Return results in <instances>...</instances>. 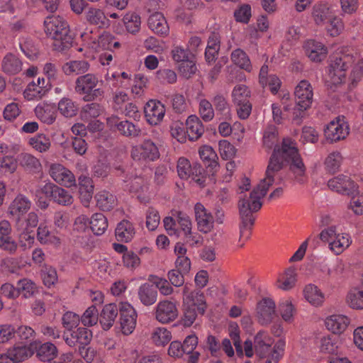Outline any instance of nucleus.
Returning a JSON list of instances; mask_svg holds the SVG:
<instances>
[{"mask_svg":"<svg viewBox=\"0 0 363 363\" xmlns=\"http://www.w3.org/2000/svg\"><path fill=\"white\" fill-rule=\"evenodd\" d=\"M286 164H289L296 179L300 183L303 182L306 167L295 143L289 138L283 139L280 149L274 148L266 169L265 177L252 190L250 196L240 198L239 200L238 208L240 218V238L238 244L239 247H242L245 242L250 238L255 223V217L252 213L261 208L262 206L261 199L266 195L269 186L274 184H278L277 181L281 180L279 172Z\"/></svg>","mask_w":363,"mask_h":363,"instance_id":"obj_1","label":"nucleus"},{"mask_svg":"<svg viewBox=\"0 0 363 363\" xmlns=\"http://www.w3.org/2000/svg\"><path fill=\"white\" fill-rule=\"evenodd\" d=\"M45 32L52 38L55 50L64 52L71 48L72 38L67 21L60 16H50L44 21Z\"/></svg>","mask_w":363,"mask_h":363,"instance_id":"obj_2","label":"nucleus"},{"mask_svg":"<svg viewBox=\"0 0 363 363\" xmlns=\"http://www.w3.org/2000/svg\"><path fill=\"white\" fill-rule=\"evenodd\" d=\"M354 62L351 55H341L333 57L328 67L325 83L328 87L341 84L345 79L346 71Z\"/></svg>","mask_w":363,"mask_h":363,"instance_id":"obj_3","label":"nucleus"},{"mask_svg":"<svg viewBox=\"0 0 363 363\" xmlns=\"http://www.w3.org/2000/svg\"><path fill=\"white\" fill-rule=\"evenodd\" d=\"M103 81L96 74L87 73L78 77L74 82V91L79 95H84L91 99L103 97L104 91L96 88L98 84Z\"/></svg>","mask_w":363,"mask_h":363,"instance_id":"obj_4","label":"nucleus"},{"mask_svg":"<svg viewBox=\"0 0 363 363\" xmlns=\"http://www.w3.org/2000/svg\"><path fill=\"white\" fill-rule=\"evenodd\" d=\"M330 190L341 195L357 196L359 194V186L350 177L339 174L328 182Z\"/></svg>","mask_w":363,"mask_h":363,"instance_id":"obj_5","label":"nucleus"},{"mask_svg":"<svg viewBox=\"0 0 363 363\" xmlns=\"http://www.w3.org/2000/svg\"><path fill=\"white\" fill-rule=\"evenodd\" d=\"M40 191L59 205L69 206L74 201L72 195L67 190L51 182L46 183L40 187Z\"/></svg>","mask_w":363,"mask_h":363,"instance_id":"obj_6","label":"nucleus"},{"mask_svg":"<svg viewBox=\"0 0 363 363\" xmlns=\"http://www.w3.org/2000/svg\"><path fill=\"white\" fill-rule=\"evenodd\" d=\"M349 125L345 121V117L338 116L327 125L324 130V134L327 140L333 143L345 139L349 134Z\"/></svg>","mask_w":363,"mask_h":363,"instance_id":"obj_7","label":"nucleus"},{"mask_svg":"<svg viewBox=\"0 0 363 363\" xmlns=\"http://www.w3.org/2000/svg\"><path fill=\"white\" fill-rule=\"evenodd\" d=\"M120 323L124 335L131 334L135 328L137 313L134 308L127 302L120 303Z\"/></svg>","mask_w":363,"mask_h":363,"instance_id":"obj_8","label":"nucleus"},{"mask_svg":"<svg viewBox=\"0 0 363 363\" xmlns=\"http://www.w3.org/2000/svg\"><path fill=\"white\" fill-rule=\"evenodd\" d=\"M164 106L157 100L151 99L144 106L145 118L147 123L151 125L160 124L165 115Z\"/></svg>","mask_w":363,"mask_h":363,"instance_id":"obj_9","label":"nucleus"},{"mask_svg":"<svg viewBox=\"0 0 363 363\" xmlns=\"http://www.w3.org/2000/svg\"><path fill=\"white\" fill-rule=\"evenodd\" d=\"M131 157L134 160L154 161L159 157V151L152 141L145 140L141 145L132 148Z\"/></svg>","mask_w":363,"mask_h":363,"instance_id":"obj_10","label":"nucleus"},{"mask_svg":"<svg viewBox=\"0 0 363 363\" xmlns=\"http://www.w3.org/2000/svg\"><path fill=\"white\" fill-rule=\"evenodd\" d=\"M49 174L55 182L66 187L69 188L76 185L74 174L60 164H52L50 167Z\"/></svg>","mask_w":363,"mask_h":363,"instance_id":"obj_11","label":"nucleus"},{"mask_svg":"<svg viewBox=\"0 0 363 363\" xmlns=\"http://www.w3.org/2000/svg\"><path fill=\"white\" fill-rule=\"evenodd\" d=\"M194 213L198 230L203 233L211 232L214 226V218L211 213L202 203H196Z\"/></svg>","mask_w":363,"mask_h":363,"instance_id":"obj_12","label":"nucleus"},{"mask_svg":"<svg viewBox=\"0 0 363 363\" xmlns=\"http://www.w3.org/2000/svg\"><path fill=\"white\" fill-rule=\"evenodd\" d=\"M201 171L202 169L199 165L194 164L192 167L189 161L184 157H180L177 162V172L182 179H188L191 177L193 180L201 184L203 182L200 177Z\"/></svg>","mask_w":363,"mask_h":363,"instance_id":"obj_13","label":"nucleus"},{"mask_svg":"<svg viewBox=\"0 0 363 363\" xmlns=\"http://www.w3.org/2000/svg\"><path fill=\"white\" fill-rule=\"evenodd\" d=\"M178 316L176 305L169 301H160L155 308V318L160 323L166 324L174 320Z\"/></svg>","mask_w":363,"mask_h":363,"instance_id":"obj_14","label":"nucleus"},{"mask_svg":"<svg viewBox=\"0 0 363 363\" xmlns=\"http://www.w3.org/2000/svg\"><path fill=\"white\" fill-rule=\"evenodd\" d=\"M275 315V303L269 298H262L257 306V318L262 325L272 323Z\"/></svg>","mask_w":363,"mask_h":363,"instance_id":"obj_15","label":"nucleus"},{"mask_svg":"<svg viewBox=\"0 0 363 363\" xmlns=\"http://www.w3.org/2000/svg\"><path fill=\"white\" fill-rule=\"evenodd\" d=\"M84 17L89 25L96 26L98 28L104 29L110 26V21L104 11L99 8L89 7L85 12Z\"/></svg>","mask_w":363,"mask_h":363,"instance_id":"obj_16","label":"nucleus"},{"mask_svg":"<svg viewBox=\"0 0 363 363\" xmlns=\"http://www.w3.org/2000/svg\"><path fill=\"white\" fill-rule=\"evenodd\" d=\"M303 48L306 55L313 62H321L328 54L327 48L322 43L315 40H307Z\"/></svg>","mask_w":363,"mask_h":363,"instance_id":"obj_17","label":"nucleus"},{"mask_svg":"<svg viewBox=\"0 0 363 363\" xmlns=\"http://www.w3.org/2000/svg\"><path fill=\"white\" fill-rule=\"evenodd\" d=\"M92 337L91 330L85 328H79L72 331L69 335H63L66 344L69 347H75L78 344L80 345H86L89 343Z\"/></svg>","mask_w":363,"mask_h":363,"instance_id":"obj_18","label":"nucleus"},{"mask_svg":"<svg viewBox=\"0 0 363 363\" xmlns=\"http://www.w3.org/2000/svg\"><path fill=\"white\" fill-rule=\"evenodd\" d=\"M335 14L332 6L327 4H317L313 8L312 17L315 23L323 26Z\"/></svg>","mask_w":363,"mask_h":363,"instance_id":"obj_19","label":"nucleus"},{"mask_svg":"<svg viewBox=\"0 0 363 363\" xmlns=\"http://www.w3.org/2000/svg\"><path fill=\"white\" fill-rule=\"evenodd\" d=\"M296 101L311 106L313 101V88L307 80L301 81L295 88Z\"/></svg>","mask_w":363,"mask_h":363,"instance_id":"obj_20","label":"nucleus"},{"mask_svg":"<svg viewBox=\"0 0 363 363\" xmlns=\"http://www.w3.org/2000/svg\"><path fill=\"white\" fill-rule=\"evenodd\" d=\"M56 106L53 104L40 102L35 108L36 117L42 122L52 124L56 119Z\"/></svg>","mask_w":363,"mask_h":363,"instance_id":"obj_21","label":"nucleus"},{"mask_svg":"<svg viewBox=\"0 0 363 363\" xmlns=\"http://www.w3.org/2000/svg\"><path fill=\"white\" fill-rule=\"evenodd\" d=\"M120 306L116 303H109L104 306L100 316L99 322L104 330H109L113 325L115 320L120 312Z\"/></svg>","mask_w":363,"mask_h":363,"instance_id":"obj_22","label":"nucleus"},{"mask_svg":"<svg viewBox=\"0 0 363 363\" xmlns=\"http://www.w3.org/2000/svg\"><path fill=\"white\" fill-rule=\"evenodd\" d=\"M138 297L144 306H152L157 301V290L153 284L144 283L138 289Z\"/></svg>","mask_w":363,"mask_h":363,"instance_id":"obj_23","label":"nucleus"},{"mask_svg":"<svg viewBox=\"0 0 363 363\" xmlns=\"http://www.w3.org/2000/svg\"><path fill=\"white\" fill-rule=\"evenodd\" d=\"M349 323L350 320L347 316L338 314L332 315L325 320L327 329L335 334L343 333Z\"/></svg>","mask_w":363,"mask_h":363,"instance_id":"obj_24","label":"nucleus"},{"mask_svg":"<svg viewBox=\"0 0 363 363\" xmlns=\"http://www.w3.org/2000/svg\"><path fill=\"white\" fill-rule=\"evenodd\" d=\"M89 46L95 51L101 50H113L120 47V43L108 32H104L98 38L97 42L93 40L89 43Z\"/></svg>","mask_w":363,"mask_h":363,"instance_id":"obj_25","label":"nucleus"},{"mask_svg":"<svg viewBox=\"0 0 363 363\" xmlns=\"http://www.w3.org/2000/svg\"><path fill=\"white\" fill-rule=\"evenodd\" d=\"M30 201L26 196L19 194L11 203L9 212L13 216L19 218L30 208Z\"/></svg>","mask_w":363,"mask_h":363,"instance_id":"obj_26","label":"nucleus"},{"mask_svg":"<svg viewBox=\"0 0 363 363\" xmlns=\"http://www.w3.org/2000/svg\"><path fill=\"white\" fill-rule=\"evenodd\" d=\"M186 134L190 140H198L204 133V126L198 116L191 115L186 121Z\"/></svg>","mask_w":363,"mask_h":363,"instance_id":"obj_27","label":"nucleus"},{"mask_svg":"<svg viewBox=\"0 0 363 363\" xmlns=\"http://www.w3.org/2000/svg\"><path fill=\"white\" fill-rule=\"evenodd\" d=\"M148 26L154 33L166 35L169 32V26L162 13L156 12L152 13L148 18Z\"/></svg>","mask_w":363,"mask_h":363,"instance_id":"obj_28","label":"nucleus"},{"mask_svg":"<svg viewBox=\"0 0 363 363\" xmlns=\"http://www.w3.org/2000/svg\"><path fill=\"white\" fill-rule=\"evenodd\" d=\"M115 233L118 241L128 242L133 238L135 230L132 223L127 220H123L117 225Z\"/></svg>","mask_w":363,"mask_h":363,"instance_id":"obj_29","label":"nucleus"},{"mask_svg":"<svg viewBox=\"0 0 363 363\" xmlns=\"http://www.w3.org/2000/svg\"><path fill=\"white\" fill-rule=\"evenodd\" d=\"M1 69L7 74H16L22 69V62L15 55L7 53L1 60Z\"/></svg>","mask_w":363,"mask_h":363,"instance_id":"obj_30","label":"nucleus"},{"mask_svg":"<svg viewBox=\"0 0 363 363\" xmlns=\"http://www.w3.org/2000/svg\"><path fill=\"white\" fill-rule=\"evenodd\" d=\"M90 65L86 60H71L65 63L62 70L65 75L82 74L89 71Z\"/></svg>","mask_w":363,"mask_h":363,"instance_id":"obj_31","label":"nucleus"},{"mask_svg":"<svg viewBox=\"0 0 363 363\" xmlns=\"http://www.w3.org/2000/svg\"><path fill=\"white\" fill-rule=\"evenodd\" d=\"M340 345V338L336 335H327L320 338L319 349L322 353L334 354L338 352Z\"/></svg>","mask_w":363,"mask_h":363,"instance_id":"obj_32","label":"nucleus"},{"mask_svg":"<svg viewBox=\"0 0 363 363\" xmlns=\"http://www.w3.org/2000/svg\"><path fill=\"white\" fill-rule=\"evenodd\" d=\"M20 165L30 173H38L42 169L40 160L29 153H22L19 156Z\"/></svg>","mask_w":363,"mask_h":363,"instance_id":"obj_33","label":"nucleus"},{"mask_svg":"<svg viewBox=\"0 0 363 363\" xmlns=\"http://www.w3.org/2000/svg\"><path fill=\"white\" fill-rule=\"evenodd\" d=\"M95 199L97 206L102 211H111L117 205L116 196L105 190L98 192Z\"/></svg>","mask_w":363,"mask_h":363,"instance_id":"obj_34","label":"nucleus"},{"mask_svg":"<svg viewBox=\"0 0 363 363\" xmlns=\"http://www.w3.org/2000/svg\"><path fill=\"white\" fill-rule=\"evenodd\" d=\"M184 306L194 307L200 314H203L206 310V301L203 294L198 291H191L184 298Z\"/></svg>","mask_w":363,"mask_h":363,"instance_id":"obj_35","label":"nucleus"},{"mask_svg":"<svg viewBox=\"0 0 363 363\" xmlns=\"http://www.w3.org/2000/svg\"><path fill=\"white\" fill-rule=\"evenodd\" d=\"M32 345H14L7 350L15 362H23L30 358L34 353L32 348Z\"/></svg>","mask_w":363,"mask_h":363,"instance_id":"obj_36","label":"nucleus"},{"mask_svg":"<svg viewBox=\"0 0 363 363\" xmlns=\"http://www.w3.org/2000/svg\"><path fill=\"white\" fill-rule=\"evenodd\" d=\"M352 242L350 236L347 233H337L333 241L330 243L329 249L335 255L342 253Z\"/></svg>","mask_w":363,"mask_h":363,"instance_id":"obj_37","label":"nucleus"},{"mask_svg":"<svg viewBox=\"0 0 363 363\" xmlns=\"http://www.w3.org/2000/svg\"><path fill=\"white\" fill-rule=\"evenodd\" d=\"M303 293L305 298L313 306H319L324 302V294L313 284L306 286Z\"/></svg>","mask_w":363,"mask_h":363,"instance_id":"obj_38","label":"nucleus"},{"mask_svg":"<svg viewBox=\"0 0 363 363\" xmlns=\"http://www.w3.org/2000/svg\"><path fill=\"white\" fill-rule=\"evenodd\" d=\"M296 276V269L294 267L288 268L284 273L279 277L277 287L284 291L291 289L295 285Z\"/></svg>","mask_w":363,"mask_h":363,"instance_id":"obj_39","label":"nucleus"},{"mask_svg":"<svg viewBox=\"0 0 363 363\" xmlns=\"http://www.w3.org/2000/svg\"><path fill=\"white\" fill-rule=\"evenodd\" d=\"M37 238L41 244L59 245L60 239L53 235L45 223H40L37 230Z\"/></svg>","mask_w":363,"mask_h":363,"instance_id":"obj_40","label":"nucleus"},{"mask_svg":"<svg viewBox=\"0 0 363 363\" xmlns=\"http://www.w3.org/2000/svg\"><path fill=\"white\" fill-rule=\"evenodd\" d=\"M232 62L238 66L240 68L250 72L252 69V66L250 60L247 55L241 49H236L233 50L230 55Z\"/></svg>","mask_w":363,"mask_h":363,"instance_id":"obj_41","label":"nucleus"},{"mask_svg":"<svg viewBox=\"0 0 363 363\" xmlns=\"http://www.w3.org/2000/svg\"><path fill=\"white\" fill-rule=\"evenodd\" d=\"M346 303L352 309H363V289L353 288L350 289L346 296Z\"/></svg>","mask_w":363,"mask_h":363,"instance_id":"obj_42","label":"nucleus"},{"mask_svg":"<svg viewBox=\"0 0 363 363\" xmlns=\"http://www.w3.org/2000/svg\"><path fill=\"white\" fill-rule=\"evenodd\" d=\"M57 354V349L51 342H45L37 350V357L42 362H50L56 357Z\"/></svg>","mask_w":363,"mask_h":363,"instance_id":"obj_43","label":"nucleus"},{"mask_svg":"<svg viewBox=\"0 0 363 363\" xmlns=\"http://www.w3.org/2000/svg\"><path fill=\"white\" fill-rule=\"evenodd\" d=\"M48 92L45 86H40L36 84L35 81H32L24 90L23 95L28 101L38 100L45 96Z\"/></svg>","mask_w":363,"mask_h":363,"instance_id":"obj_44","label":"nucleus"},{"mask_svg":"<svg viewBox=\"0 0 363 363\" xmlns=\"http://www.w3.org/2000/svg\"><path fill=\"white\" fill-rule=\"evenodd\" d=\"M172 339L171 332L164 327H158L152 330L151 334L152 342L156 346H164L169 343Z\"/></svg>","mask_w":363,"mask_h":363,"instance_id":"obj_45","label":"nucleus"},{"mask_svg":"<svg viewBox=\"0 0 363 363\" xmlns=\"http://www.w3.org/2000/svg\"><path fill=\"white\" fill-rule=\"evenodd\" d=\"M89 224L91 230L96 235L104 234L108 228L107 219L102 213H94L90 219Z\"/></svg>","mask_w":363,"mask_h":363,"instance_id":"obj_46","label":"nucleus"},{"mask_svg":"<svg viewBox=\"0 0 363 363\" xmlns=\"http://www.w3.org/2000/svg\"><path fill=\"white\" fill-rule=\"evenodd\" d=\"M31 147L39 152H45L51 147V141L49 137L45 134H37L29 140Z\"/></svg>","mask_w":363,"mask_h":363,"instance_id":"obj_47","label":"nucleus"},{"mask_svg":"<svg viewBox=\"0 0 363 363\" xmlns=\"http://www.w3.org/2000/svg\"><path fill=\"white\" fill-rule=\"evenodd\" d=\"M201 159L212 169L218 166V156L213 147L209 145H203L199 151Z\"/></svg>","mask_w":363,"mask_h":363,"instance_id":"obj_48","label":"nucleus"},{"mask_svg":"<svg viewBox=\"0 0 363 363\" xmlns=\"http://www.w3.org/2000/svg\"><path fill=\"white\" fill-rule=\"evenodd\" d=\"M321 271L323 273H325L326 275L333 279H337L343 275L345 271V262L337 258L332 267H328L326 265H323L321 267Z\"/></svg>","mask_w":363,"mask_h":363,"instance_id":"obj_49","label":"nucleus"},{"mask_svg":"<svg viewBox=\"0 0 363 363\" xmlns=\"http://www.w3.org/2000/svg\"><path fill=\"white\" fill-rule=\"evenodd\" d=\"M118 130L121 135L128 138H137L141 133V130L138 125L127 120L120 122Z\"/></svg>","mask_w":363,"mask_h":363,"instance_id":"obj_50","label":"nucleus"},{"mask_svg":"<svg viewBox=\"0 0 363 363\" xmlns=\"http://www.w3.org/2000/svg\"><path fill=\"white\" fill-rule=\"evenodd\" d=\"M211 101L218 113L224 116L225 118L230 117V106L227 99L223 95L218 94L212 98Z\"/></svg>","mask_w":363,"mask_h":363,"instance_id":"obj_51","label":"nucleus"},{"mask_svg":"<svg viewBox=\"0 0 363 363\" xmlns=\"http://www.w3.org/2000/svg\"><path fill=\"white\" fill-rule=\"evenodd\" d=\"M123 23L126 30L133 34L140 30L141 21L140 17L135 13H127L123 17Z\"/></svg>","mask_w":363,"mask_h":363,"instance_id":"obj_52","label":"nucleus"},{"mask_svg":"<svg viewBox=\"0 0 363 363\" xmlns=\"http://www.w3.org/2000/svg\"><path fill=\"white\" fill-rule=\"evenodd\" d=\"M251 92L244 84L236 85L232 91L233 101L235 104L250 101Z\"/></svg>","mask_w":363,"mask_h":363,"instance_id":"obj_53","label":"nucleus"},{"mask_svg":"<svg viewBox=\"0 0 363 363\" xmlns=\"http://www.w3.org/2000/svg\"><path fill=\"white\" fill-rule=\"evenodd\" d=\"M18 296L21 294L26 298L31 297L37 291L35 284L28 279H22L17 283Z\"/></svg>","mask_w":363,"mask_h":363,"instance_id":"obj_54","label":"nucleus"},{"mask_svg":"<svg viewBox=\"0 0 363 363\" xmlns=\"http://www.w3.org/2000/svg\"><path fill=\"white\" fill-rule=\"evenodd\" d=\"M199 113L205 122H209L214 118L215 111L213 105L206 99L199 100Z\"/></svg>","mask_w":363,"mask_h":363,"instance_id":"obj_55","label":"nucleus"},{"mask_svg":"<svg viewBox=\"0 0 363 363\" xmlns=\"http://www.w3.org/2000/svg\"><path fill=\"white\" fill-rule=\"evenodd\" d=\"M58 110L65 117L71 118L77 113V106L70 99L63 98L58 103Z\"/></svg>","mask_w":363,"mask_h":363,"instance_id":"obj_56","label":"nucleus"},{"mask_svg":"<svg viewBox=\"0 0 363 363\" xmlns=\"http://www.w3.org/2000/svg\"><path fill=\"white\" fill-rule=\"evenodd\" d=\"M148 79L142 74L135 75L131 92L135 98H141L144 95L145 88L147 86Z\"/></svg>","mask_w":363,"mask_h":363,"instance_id":"obj_57","label":"nucleus"},{"mask_svg":"<svg viewBox=\"0 0 363 363\" xmlns=\"http://www.w3.org/2000/svg\"><path fill=\"white\" fill-rule=\"evenodd\" d=\"M99 319V311L96 306L92 305L84 311L80 321L84 326L90 327L96 325Z\"/></svg>","mask_w":363,"mask_h":363,"instance_id":"obj_58","label":"nucleus"},{"mask_svg":"<svg viewBox=\"0 0 363 363\" xmlns=\"http://www.w3.org/2000/svg\"><path fill=\"white\" fill-rule=\"evenodd\" d=\"M342 157L339 152L330 153L325 160V165L327 171L335 173L339 170L342 164Z\"/></svg>","mask_w":363,"mask_h":363,"instance_id":"obj_59","label":"nucleus"},{"mask_svg":"<svg viewBox=\"0 0 363 363\" xmlns=\"http://www.w3.org/2000/svg\"><path fill=\"white\" fill-rule=\"evenodd\" d=\"M323 26L325 27L327 33L333 37L339 35L344 29L343 23L336 13Z\"/></svg>","mask_w":363,"mask_h":363,"instance_id":"obj_60","label":"nucleus"},{"mask_svg":"<svg viewBox=\"0 0 363 363\" xmlns=\"http://www.w3.org/2000/svg\"><path fill=\"white\" fill-rule=\"evenodd\" d=\"M17 168L16 160L9 156L0 157V177L13 173Z\"/></svg>","mask_w":363,"mask_h":363,"instance_id":"obj_61","label":"nucleus"},{"mask_svg":"<svg viewBox=\"0 0 363 363\" xmlns=\"http://www.w3.org/2000/svg\"><path fill=\"white\" fill-rule=\"evenodd\" d=\"M279 312L284 320L291 323L294 320L296 310L291 301L284 300L279 304Z\"/></svg>","mask_w":363,"mask_h":363,"instance_id":"obj_62","label":"nucleus"},{"mask_svg":"<svg viewBox=\"0 0 363 363\" xmlns=\"http://www.w3.org/2000/svg\"><path fill=\"white\" fill-rule=\"evenodd\" d=\"M101 113V108L99 104L91 103L85 105L82 111V118L85 121L97 118Z\"/></svg>","mask_w":363,"mask_h":363,"instance_id":"obj_63","label":"nucleus"},{"mask_svg":"<svg viewBox=\"0 0 363 363\" xmlns=\"http://www.w3.org/2000/svg\"><path fill=\"white\" fill-rule=\"evenodd\" d=\"M277 134L275 127L267 128L263 135V146L268 150H271L278 141Z\"/></svg>","mask_w":363,"mask_h":363,"instance_id":"obj_64","label":"nucleus"}]
</instances>
